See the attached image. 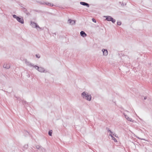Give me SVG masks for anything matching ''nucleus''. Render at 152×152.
I'll return each instance as SVG.
<instances>
[{
    "label": "nucleus",
    "mask_w": 152,
    "mask_h": 152,
    "mask_svg": "<svg viewBox=\"0 0 152 152\" xmlns=\"http://www.w3.org/2000/svg\"><path fill=\"white\" fill-rule=\"evenodd\" d=\"M81 96L83 99L88 101H90L91 100L92 96L87 91H83L82 93Z\"/></svg>",
    "instance_id": "obj_1"
},
{
    "label": "nucleus",
    "mask_w": 152,
    "mask_h": 152,
    "mask_svg": "<svg viewBox=\"0 0 152 152\" xmlns=\"http://www.w3.org/2000/svg\"><path fill=\"white\" fill-rule=\"evenodd\" d=\"M30 25L32 28H35L37 31H39L42 30V28L34 21H31Z\"/></svg>",
    "instance_id": "obj_2"
},
{
    "label": "nucleus",
    "mask_w": 152,
    "mask_h": 152,
    "mask_svg": "<svg viewBox=\"0 0 152 152\" xmlns=\"http://www.w3.org/2000/svg\"><path fill=\"white\" fill-rule=\"evenodd\" d=\"M34 68L37 70L39 72L41 73H46L48 71L45 70L44 68L42 67H39L38 66H34Z\"/></svg>",
    "instance_id": "obj_3"
},
{
    "label": "nucleus",
    "mask_w": 152,
    "mask_h": 152,
    "mask_svg": "<svg viewBox=\"0 0 152 152\" xmlns=\"http://www.w3.org/2000/svg\"><path fill=\"white\" fill-rule=\"evenodd\" d=\"M125 118L128 121L131 122H134V120H133L132 118L130 117L129 116L125 114V113H124Z\"/></svg>",
    "instance_id": "obj_4"
},
{
    "label": "nucleus",
    "mask_w": 152,
    "mask_h": 152,
    "mask_svg": "<svg viewBox=\"0 0 152 152\" xmlns=\"http://www.w3.org/2000/svg\"><path fill=\"white\" fill-rule=\"evenodd\" d=\"M76 21L74 20H68L67 23L70 25H72L75 24Z\"/></svg>",
    "instance_id": "obj_5"
},
{
    "label": "nucleus",
    "mask_w": 152,
    "mask_h": 152,
    "mask_svg": "<svg viewBox=\"0 0 152 152\" xmlns=\"http://www.w3.org/2000/svg\"><path fill=\"white\" fill-rule=\"evenodd\" d=\"M10 64L9 63H4L3 65V67L6 69H8L10 67Z\"/></svg>",
    "instance_id": "obj_6"
},
{
    "label": "nucleus",
    "mask_w": 152,
    "mask_h": 152,
    "mask_svg": "<svg viewBox=\"0 0 152 152\" xmlns=\"http://www.w3.org/2000/svg\"><path fill=\"white\" fill-rule=\"evenodd\" d=\"M109 131L110 132V134H109V136L111 137L112 139L114 140L115 142H117L116 139L115 138V137L113 136L112 135V132L110 130H109Z\"/></svg>",
    "instance_id": "obj_7"
},
{
    "label": "nucleus",
    "mask_w": 152,
    "mask_h": 152,
    "mask_svg": "<svg viewBox=\"0 0 152 152\" xmlns=\"http://www.w3.org/2000/svg\"><path fill=\"white\" fill-rule=\"evenodd\" d=\"M102 51L103 52V55L104 56H107L108 55V51L107 50L103 49L102 50Z\"/></svg>",
    "instance_id": "obj_8"
},
{
    "label": "nucleus",
    "mask_w": 152,
    "mask_h": 152,
    "mask_svg": "<svg viewBox=\"0 0 152 152\" xmlns=\"http://www.w3.org/2000/svg\"><path fill=\"white\" fill-rule=\"evenodd\" d=\"M80 35L83 37H86L87 36L86 34L83 31H82L80 32Z\"/></svg>",
    "instance_id": "obj_9"
},
{
    "label": "nucleus",
    "mask_w": 152,
    "mask_h": 152,
    "mask_svg": "<svg viewBox=\"0 0 152 152\" xmlns=\"http://www.w3.org/2000/svg\"><path fill=\"white\" fill-rule=\"evenodd\" d=\"M80 3L81 5H86L88 7H89V5L88 4L86 3L85 2H80Z\"/></svg>",
    "instance_id": "obj_10"
},
{
    "label": "nucleus",
    "mask_w": 152,
    "mask_h": 152,
    "mask_svg": "<svg viewBox=\"0 0 152 152\" xmlns=\"http://www.w3.org/2000/svg\"><path fill=\"white\" fill-rule=\"evenodd\" d=\"M28 145H25L23 147V151H25L28 148Z\"/></svg>",
    "instance_id": "obj_11"
},
{
    "label": "nucleus",
    "mask_w": 152,
    "mask_h": 152,
    "mask_svg": "<svg viewBox=\"0 0 152 152\" xmlns=\"http://www.w3.org/2000/svg\"><path fill=\"white\" fill-rule=\"evenodd\" d=\"M44 4L46 5H49L50 6H53V4H51V3H44Z\"/></svg>",
    "instance_id": "obj_12"
},
{
    "label": "nucleus",
    "mask_w": 152,
    "mask_h": 152,
    "mask_svg": "<svg viewBox=\"0 0 152 152\" xmlns=\"http://www.w3.org/2000/svg\"><path fill=\"white\" fill-rule=\"evenodd\" d=\"M18 21L21 23V24H23L24 23L23 20H17Z\"/></svg>",
    "instance_id": "obj_13"
},
{
    "label": "nucleus",
    "mask_w": 152,
    "mask_h": 152,
    "mask_svg": "<svg viewBox=\"0 0 152 152\" xmlns=\"http://www.w3.org/2000/svg\"><path fill=\"white\" fill-rule=\"evenodd\" d=\"M104 17L106 19H113L111 16H104Z\"/></svg>",
    "instance_id": "obj_14"
},
{
    "label": "nucleus",
    "mask_w": 152,
    "mask_h": 152,
    "mask_svg": "<svg viewBox=\"0 0 152 152\" xmlns=\"http://www.w3.org/2000/svg\"><path fill=\"white\" fill-rule=\"evenodd\" d=\"M13 17L14 18H16L17 19H21L20 18H19L18 17H17L16 15H13Z\"/></svg>",
    "instance_id": "obj_15"
},
{
    "label": "nucleus",
    "mask_w": 152,
    "mask_h": 152,
    "mask_svg": "<svg viewBox=\"0 0 152 152\" xmlns=\"http://www.w3.org/2000/svg\"><path fill=\"white\" fill-rule=\"evenodd\" d=\"M25 63L28 66H29L30 64L31 63L30 62L27 61V60H25Z\"/></svg>",
    "instance_id": "obj_16"
},
{
    "label": "nucleus",
    "mask_w": 152,
    "mask_h": 152,
    "mask_svg": "<svg viewBox=\"0 0 152 152\" xmlns=\"http://www.w3.org/2000/svg\"><path fill=\"white\" fill-rule=\"evenodd\" d=\"M121 22L120 20H118L117 22V24L118 25L120 26L121 25Z\"/></svg>",
    "instance_id": "obj_17"
},
{
    "label": "nucleus",
    "mask_w": 152,
    "mask_h": 152,
    "mask_svg": "<svg viewBox=\"0 0 152 152\" xmlns=\"http://www.w3.org/2000/svg\"><path fill=\"white\" fill-rule=\"evenodd\" d=\"M52 130H50L48 132V134L50 136H51L52 135Z\"/></svg>",
    "instance_id": "obj_18"
},
{
    "label": "nucleus",
    "mask_w": 152,
    "mask_h": 152,
    "mask_svg": "<svg viewBox=\"0 0 152 152\" xmlns=\"http://www.w3.org/2000/svg\"><path fill=\"white\" fill-rule=\"evenodd\" d=\"M41 146L39 145H37L36 146V148L37 149H39L40 148H41Z\"/></svg>",
    "instance_id": "obj_19"
},
{
    "label": "nucleus",
    "mask_w": 152,
    "mask_h": 152,
    "mask_svg": "<svg viewBox=\"0 0 152 152\" xmlns=\"http://www.w3.org/2000/svg\"><path fill=\"white\" fill-rule=\"evenodd\" d=\"M108 21H111L113 23H114L115 22V20H107Z\"/></svg>",
    "instance_id": "obj_20"
},
{
    "label": "nucleus",
    "mask_w": 152,
    "mask_h": 152,
    "mask_svg": "<svg viewBox=\"0 0 152 152\" xmlns=\"http://www.w3.org/2000/svg\"><path fill=\"white\" fill-rule=\"evenodd\" d=\"M37 66L36 65H34L33 64H31V63L30 64V65H29V66L30 67H32L34 68V66Z\"/></svg>",
    "instance_id": "obj_21"
},
{
    "label": "nucleus",
    "mask_w": 152,
    "mask_h": 152,
    "mask_svg": "<svg viewBox=\"0 0 152 152\" xmlns=\"http://www.w3.org/2000/svg\"><path fill=\"white\" fill-rule=\"evenodd\" d=\"M36 57L39 58L40 57V55L39 54H37L36 55Z\"/></svg>",
    "instance_id": "obj_22"
},
{
    "label": "nucleus",
    "mask_w": 152,
    "mask_h": 152,
    "mask_svg": "<svg viewBox=\"0 0 152 152\" xmlns=\"http://www.w3.org/2000/svg\"><path fill=\"white\" fill-rule=\"evenodd\" d=\"M136 115L137 116L139 119L141 121H142V119H141L139 116H138L137 114H136Z\"/></svg>",
    "instance_id": "obj_23"
},
{
    "label": "nucleus",
    "mask_w": 152,
    "mask_h": 152,
    "mask_svg": "<svg viewBox=\"0 0 152 152\" xmlns=\"http://www.w3.org/2000/svg\"><path fill=\"white\" fill-rule=\"evenodd\" d=\"M113 135L114 136H115V137H117V135L116 134H115L114 133V134H113Z\"/></svg>",
    "instance_id": "obj_24"
},
{
    "label": "nucleus",
    "mask_w": 152,
    "mask_h": 152,
    "mask_svg": "<svg viewBox=\"0 0 152 152\" xmlns=\"http://www.w3.org/2000/svg\"><path fill=\"white\" fill-rule=\"evenodd\" d=\"M92 20L94 23H96V20Z\"/></svg>",
    "instance_id": "obj_25"
},
{
    "label": "nucleus",
    "mask_w": 152,
    "mask_h": 152,
    "mask_svg": "<svg viewBox=\"0 0 152 152\" xmlns=\"http://www.w3.org/2000/svg\"><path fill=\"white\" fill-rule=\"evenodd\" d=\"M138 139H140V140H145V141H147L146 140H145V139H142V138H139V137H137Z\"/></svg>",
    "instance_id": "obj_26"
}]
</instances>
